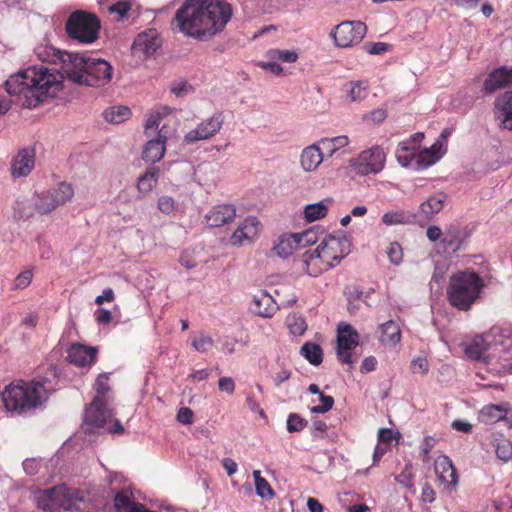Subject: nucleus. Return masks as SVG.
<instances>
[{
    "label": "nucleus",
    "instance_id": "1",
    "mask_svg": "<svg viewBox=\"0 0 512 512\" xmlns=\"http://www.w3.org/2000/svg\"><path fill=\"white\" fill-rule=\"evenodd\" d=\"M88 59L83 54L64 51L58 63V73L44 66H31L11 75L6 81V90L20 105L36 107L45 97L55 94L62 78L81 85Z\"/></svg>",
    "mask_w": 512,
    "mask_h": 512
},
{
    "label": "nucleus",
    "instance_id": "2",
    "mask_svg": "<svg viewBox=\"0 0 512 512\" xmlns=\"http://www.w3.org/2000/svg\"><path fill=\"white\" fill-rule=\"evenodd\" d=\"M232 15L233 7L227 0H185L172 24L186 37L209 41L226 29Z\"/></svg>",
    "mask_w": 512,
    "mask_h": 512
},
{
    "label": "nucleus",
    "instance_id": "3",
    "mask_svg": "<svg viewBox=\"0 0 512 512\" xmlns=\"http://www.w3.org/2000/svg\"><path fill=\"white\" fill-rule=\"evenodd\" d=\"M54 390L53 383L47 378L31 382L18 381L6 386L1 397L8 412L23 414L41 406Z\"/></svg>",
    "mask_w": 512,
    "mask_h": 512
},
{
    "label": "nucleus",
    "instance_id": "4",
    "mask_svg": "<svg viewBox=\"0 0 512 512\" xmlns=\"http://www.w3.org/2000/svg\"><path fill=\"white\" fill-rule=\"evenodd\" d=\"M351 243L342 235L326 236L313 251L303 254L302 263L309 276L317 277L337 266L350 252Z\"/></svg>",
    "mask_w": 512,
    "mask_h": 512
},
{
    "label": "nucleus",
    "instance_id": "5",
    "mask_svg": "<svg viewBox=\"0 0 512 512\" xmlns=\"http://www.w3.org/2000/svg\"><path fill=\"white\" fill-rule=\"evenodd\" d=\"M484 288L483 278L473 270L454 273L449 280V303L461 311H468L479 300Z\"/></svg>",
    "mask_w": 512,
    "mask_h": 512
},
{
    "label": "nucleus",
    "instance_id": "6",
    "mask_svg": "<svg viewBox=\"0 0 512 512\" xmlns=\"http://www.w3.org/2000/svg\"><path fill=\"white\" fill-rule=\"evenodd\" d=\"M38 508L47 511L79 510L78 503L84 500L82 492L60 485L47 490H39L34 494Z\"/></svg>",
    "mask_w": 512,
    "mask_h": 512
},
{
    "label": "nucleus",
    "instance_id": "7",
    "mask_svg": "<svg viewBox=\"0 0 512 512\" xmlns=\"http://www.w3.org/2000/svg\"><path fill=\"white\" fill-rule=\"evenodd\" d=\"M97 428H105L109 432H123V427L117 419H113V413L107 408V401L95 396L92 403L86 408L82 429L92 432Z\"/></svg>",
    "mask_w": 512,
    "mask_h": 512
},
{
    "label": "nucleus",
    "instance_id": "8",
    "mask_svg": "<svg viewBox=\"0 0 512 512\" xmlns=\"http://www.w3.org/2000/svg\"><path fill=\"white\" fill-rule=\"evenodd\" d=\"M491 336L494 348L489 364L494 365L498 373L512 372V327L493 326Z\"/></svg>",
    "mask_w": 512,
    "mask_h": 512
},
{
    "label": "nucleus",
    "instance_id": "9",
    "mask_svg": "<svg viewBox=\"0 0 512 512\" xmlns=\"http://www.w3.org/2000/svg\"><path fill=\"white\" fill-rule=\"evenodd\" d=\"M100 22L97 17L85 11L73 12L66 23L68 36L81 44L94 43L99 34Z\"/></svg>",
    "mask_w": 512,
    "mask_h": 512
},
{
    "label": "nucleus",
    "instance_id": "10",
    "mask_svg": "<svg viewBox=\"0 0 512 512\" xmlns=\"http://www.w3.org/2000/svg\"><path fill=\"white\" fill-rule=\"evenodd\" d=\"M446 154L443 138H437L429 147L412 154H399L398 163L402 167L416 171L425 170L437 163Z\"/></svg>",
    "mask_w": 512,
    "mask_h": 512
},
{
    "label": "nucleus",
    "instance_id": "11",
    "mask_svg": "<svg viewBox=\"0 0 512 512\" xmlns=\"http://www.w3.org/2000/svg\"><path fill=\"white\" fill-rule=\"evenodd\" d=\"M386 163V152L379 146L375 145L361 151L355 158L351 160V167L356 174L366 176L370 174L380 173Z\"/></svg>",
    "mask_w": 512,
    "mask_h": 512
},
{
    "label": "nucleus",
    "instance_id": "12",
    "mask_svg": "<svg viewBox=\"0 0 512 512\" xmlns=\"http://www.w3.org/2000/svg\"><path fill=\"white\" fill-rule=\"evenodd\" d=\"M366 30V25L361 21H344L335 26L330 35L337 46L346 48L360 43Z\"/></svg>",
    "mask_w": 512,
    "mask_h": 512
},
{
    "label": "nucleus",
    "instance_id": "13",
    "mask_svg": "<svg viewBox=\"0 0 512 512\" xmlns=\"http://www.w3.org/2000/svg\"><path fill=\"white\" fill-rule=\"evenodd\" d=\"M113 72V67L108 61L89 57L81 85L103 87L110 83Z\"/></svg>",
    "mask_w": 512,
    "mask_h": 512
},
{
    "label": "nucleus",
    "instance_id": "14",
    "mask_svg": "<svg viewBox=\"0 0 512 512\" xmlns=\"http://www.w3.org/2000/svg\"><path fill=\"white\" fill-rule=\"evenodd\" d=\"M224 124V116L221 112H216L203 119L195 128L190 129L183 138L186 144H194L199 141L211 139L215 136Z\"/></svg>",
    "mask_w": 512,
    "mask_h": 512
},
{
    "label": "nucleus",
    "instance_id": "15",
    "mask_svg": "<svg viewBox=\"0 0 512 512\" xmlns=\"http://www.w3.org/2000/svg\"><path fill=\"white\" fill-rule=\"evenodd\" d=\"M359 344L358 332L347 323L337 328V356L345 364L352 365V352Z\"/></svg>",
    "mask_w": 512,
    "mask_h": 512
},
{
    "label": "nucleus",
    "instance_id": "16",
    "mask_svg": "<svg viewBox=\"0 0 512 512\" xmlns=\"http://www.w3.org/2000/svg\"><path fill=\"white\" fill-rule=\"evenodd\" d=\"M477 420L484 425L504 422L508 428H511L512 407L508 403L485 405L478 411Z\"/></svg>",
    "mask_w": 512,
    "mask_h": 512
},
{
    "label": "nucleus",
    "instance_id": "17",
    "mask_svg": "<svg viewBox=\"0 0 512 512\" xmlns=\"http://www.w3.org/2000/svg\"><path fill=\"white\" fill-rule=\"evenodd\" d=\"M261 224L254 216L242 220L230 237L233 246H244L253 242L260 233Z\"/></svg>",
    "mask_w": 512,
    "mask_h": 512
},
{
    "label": "nucleus",
    "instance_id": "18",
    "mask_svg": "<svg viewBox=\"0 0 512 512\" xmlns=\"http://www.w3.org/2000/svg\"><path fill=\"white\" fill-rule=\"evenodd\" d=\"M434 469L437 479L445 488L453 491L456 489L459 477L452 460L446 455H439L434 462Z\"/></svg>",
    "mask_w": 512,
    "mask_h": 512
},
{
    "label": "nucleus",
    "instance_id": "19",
    "mask_svg": "<svg viewBox=\"0 0 512 512\" xmlns=\"http://www.w3.org/2000/svg\"><path fill=\"white\" fill-rule=\"evenodd\" d=\"M325 159L324 151L318 142L304 147L299 154V166L305 173H316Z\"/></svg>",
    "mask_w": 512,
    "mask_h": 512
},
{
    "label": "nucleus",
    "instance_id": "20",
    "mask_svg": "<svg viewBox=\"0 0 512 512\" xmlns=\"http://www.w3.org/2000/svg\"><path fill=\"white\" fill-rule=\"evenodd\" d=\"M494 348V340L491 336V329L484 335H476L465 349L466 354L475 360H489L492 359V352Z\"/></svg>",
    "mask_w": 512,
    "mask_h": 512
},
{
    "label": "nucleus",
    "instance_id": "21",
    "mask_svg": "<svg viewBox=\"0 0 512 512\" xmlns=\"http://www.w3.org/2000/svg\"><path fill=\"white\" fill-rule=\"evenodd\" d=\"M98 354L94 346H87L81 343H72L67 349V359L78 367H91Z\"/></svg>",
    "mask_w": 512,
    "mask_h": 512
},
{
    "label": "nucleus",
    "instance_id": "22",
    "mask_svg": "<svg viewBox=\"0 0 512 512\" xmlns=\"http://www.w3.org/2000/svg\"><path fill=\"white\" fill-rule=\"evenodd\" d=\"M204 218L208 226L221 227L235 220L236 208L229 203L217 204L208 211Z\"/></svg>",
    "mask_w": 512,
    "mask_h": 512
},
{
    "label": "nucleus",
    "instance_id": "23",
    "mask_svg": "<svg viewBox=\"0 0 512 512\" xmlns=\"http://www.w3.org/2000/svg\"><path fill=\"white\" fill-rule=\"evenodd\" d=\"M160 47V40L155 30L143 32L137 36L132 46V52L138 58H147Z\"/></svg>",
    "mask_w": 512,
    "mask_h": 512
},
{
    "label": "nucleus",
    "instance_id": "24",
    "mask_svg": "<svg viewBox=\"0 0 512 512\" xmlns=\"http://www.w3.org/2000/svg\"><path fill=\"white\" fill-rule=\"evenodd\" d=\"M494 115L501 128L512 131V91L496 98Z\"/></svg>",
    "mask_w": 512,
    "mask_h": 512
},
{
    "label": "nucleus",
    "instance_id": "25",
    "mask_svg": "<svg viewBox=\"0 0 512 512\" xmlns=\"http://www.w3.org/2000/svg\"><path fill=\"white\" fill-rule=\"evenodd\" d=\"M165 127L158 131L156 138H151L144 146L142 157L146 162L156 163L160 161L166 152L167 135Z\"/></svg>",
    "mask_w": 512,
    "mask_h": 512
},
{
    "label": "nucleus",
    "instance_id": "26",
    "mask_svg": "<svg viewBox=\"0 0 512 512\" xmlns=\"http://www.w3.org/2000/svg\"><path fill=\"white\" fill-rule=\"evenodd\" d=\"M35 166V154L32 149H21L11 162V174L13 178L26 177Z\"/></svg>",
    "mask_w": 512,
    "mask_h": 512
},
{
    "label": "nucleus",
    "instance_id": "27",
    "mask_svg": "<svg viewBox=\"0 0 512 512\" xmlns=\"http://www.w3.org/2000/svg\"><path fill=\"white\" fill-rule=\"evenodd\" d=\"M251 309L261 317L271 318L277 312L278 305L266 291H259L253 295Z\"/></svg>",
    "mask_w": 512,
    "mask_h": 512
},
{
    "label": "nucleus",
    "instance_id": "28",
    "mask_svg": "<svg viewBox=\"0 0 512 512\" xmlns=\"http://www.w3.org/2000/svg\"><path fill=\"white\" fill-rule=\"evenodd\" d=\"M219 177V165L213 161L199 163L193 172L194 180L200 185L214 184Z\"/></svg>",
    "mask_w": 512,
    "mask_h": 512
},
{
    "label": "nucleus",
    "instance_id": "29",
    "mask_svg": "<svg viewBox=\"0 0 512 512\" xmlns=\"http://www.w3.org/2000/svg\"><path fill=\"white\" fill-rule=\"evenodd\" d=\"M489 443L497 459L502 462L512 459V443L504 434L492 432L489 436Z\"/></svg>",
    "mask_w": 512,
    "mask_h": 512
},
{
    "label": "nucleus",
    "instance_id": "30",
    "mask_svg": "<svg viewBox=\"0 0 512 512\" xmlns=\"http://www.w3.org/2000/svg\"><path fill=\"white\" fill-rule=\"evenodd\" d=\"M333 199L330 197L324 198L318 202L310 203L304 206L303 217L309 222H315L325 218L333 205Z\"/></svg>",
    "mask_w": 512,
    "mask_h": 512
},
{
    "label": "nucleus",
    "instance_id": "31",
    "mask_svg": "<svg viewBox=\"0 0 512 512\" xmlns=\"http://www.w3.org/2000/svg\"><path fill=\"white\" fill-rule=\"evenodd\" d=\"M379 341L385 347L393 348L401 341V329L394 320H389L379 326Z\"/></svg>",
    "mask_w": 512,
    "mask_h": 512
},
{
    "label": "nucleus",
    "instance_id": "32",
    "mask_svg": "<svg viewBox=\"0 0 512 512\" xmlns=\"http://www.w3.org/2000/svg\"><path fill=\"white\" fill-rule=\"evenodd\" d=\"M509 85H512V69L499 68L490 73L485 80L484 89L493 92Z\"/></svg>",
    "mask_w": 512,
    "mask_h": 512
},
{
    "label": "nucleus",
    "instance_id": "33",
    "mask_svg": "<svg viewBox=\"0 0 512 512\" xmlns=\"http://www.w3.org/2000/svg\"><path fill=\"white\" fill-rule=\"evenodd\" d=\"M160 176V169L152 166L148 168L143 174H141L136 182L138 193L145 197L151 193L158 184Z\"/></svg>",
    "mask_w": 512,
    "mask_h": 512
},
{
    "label": "nucleus",
    "instance_id": "34",
    "mask_svg": "<svg viewBox=\"0 0 512 512\" xmlns=\"http://www.w3.org/2000/svg\"><path fill=\"white\" fill-rule=\"evenodd\" d=\"M369 85L366 81H348L342 86V93L349 102H361L368 95Z\"/></svg>",
    "mask_w": 512,
    "mask_h": 512
},
{
    "label": "nucleus",
    "instance_id": "35",
    "mask_svg": "<svg viewBox=\"0 0 512 512\" xmlns=\"http://www.w3.org/2000/svg\"><path fill=\"white\" fill-rule=\"evenodd\" d=\"M64 51H61L47 42L38 44L34 49V54L38 60L43 63H50L58 66Z\"/></svg>",
    "mask_w": 512,
    "mask_h": 512
},
{
    "label": "nucleus",
    "instance_id": "36",
    "mask_svg": "<svg viewBox=\"0 0 512 512\" xmlns=\"http://www.w3.org/2000/svg\"><path fill=\"white\" fill-rule=\"evenodd\" d=\"M275 254L281 258H287L298 251V246L293 233L281 235L273 246Z\"/></svg>",
    "mask_w": 512,
    "mask_h": 512
},
{
    "label": "nucleus",
    "instance_id": "37",
    "mask_svg": "<svg viewBox=\"0 0 512 512\" xmlns=\"http://www.w3.org/2000/svg\"><path fill=\"white\" fill-rule=\"evenodd\" d=\"M317 142L324 151L325 157H332L340 149L349 144V138L346 135H339L330 138H321Z\"/></svg>",
    "mask_w": 512,
    "mask_h": 512
},
{
    "label": "nucleus",
    "instance_id": "38",
    "mask_svg": "<svg viewBox=\"0 0 512 512\" xmlns=\"http://www.w3.org/2000/svg\"><path fill=\"white\" fill-rule=\"evenodd\" d=\"M308 391L311 394L318 395L319 404L314 405L310 408L311 413L323 414L330 411L334 405L333 397L323 394L318 385L310 384Z\"/></svg>",
    "mask_w": 512,
    "mask_h": 512
},
{
    "label": "nucleus",
    "instance_id": "39",
    "mask_svg": "<svg viewBox=\"0 0 512 512\" xmlns=\"http://www.w3.org/2000/svg\"><path fill=\"white\" fill-rule=\"evenodd\" d=\"M48 194L57 206H61L72 199L74 189L71 184L61 182L56 187L50 189Z\"/></svg>",
    "mask_w": 512,
    "mask_h": 512
},
{
    "label": "nucleus",
    "instance_id": "40",
    "mask_svg": "<svg viewBox=\"0 0 512 512\" xmlns=\"http://www.w3.org/2000/svg\"><path fill=\"white\" fill-rule=\"evenodd\" d=\"M444 200L445 196L443 195H435L429 197L420 205L421 215H423V217H425L426 219H431L433 216H435L442 210Z\"/></svg>",
    "mask_w": 512,
    "mask_h": 512
},
{
    "label": "nucleus",
    "instance_id": "41",
    "mask_svg": "<svg viewBox=\"0 0 512 512\" xmlns=\"http://www.w3.org/2000/svg\"><path fill=\"white\" fill-rule=\"evenodd\" d=\"M103 117L109 123L120 124L131 117V110L123 105L111 106L103 112Z\"/></svg>",
    "mask_w": 512,
    "mask_h": 512
},
{
    "label": "nucleus",
    "instance_id": "42",
    "mask_svg": "<svg viewBox=\"0 0 512 512\" xmlns=\"http://www.w3.org/2000/svg\"><path fill=\"white\" fill-rule=\"evenodd\" d=\"M171 113V109L167 106L158 108L152 111L145 122V133L147 137H152V134L158 129L163 117Z\"/></svg>",
    "mask_w": 512,
    "mask_h": 512
},
{
    "label": "nucleus",
    "instance_id": "43",
    "mask_svg": "<svg viewBox=\"0 0 512 512\" xmlns=\"http://www.w3.org/2000/svg\"><path fill=\"white\" fill-rule=\"evenodd\" d=\"M424 139V134L421 132H417L411 135L408 139L400 142L395 151L396 158L398 159L399 154H412L418 152V148L420 143Z\"/></svg>",
    "mask_w": 512,
    "mask_h": 512
},
{
    "label": "nucleus",
    "instance_id": "44",
    "mask_svg": "<svg viewBox=\"0 0 512 512\" xmlns=\"http://www.w3.org/2000/svg\"><path fill=\"white\" fill-rule=\"evenodd\" d=\"M267 56L271 59H276L278 63L293 64L299 59V52L297 49H278L273 48L267 51Z\"/></svg>",
    "mask_w": 512,
    "mask_h": 512
},
{
    "label": "nucleus",
    "instance_id": "45",
    "mask_svg": "<svg viewBox=\"0 0 512 512\" xmlns=\"http://www.w3.org/2000/svg\"><path fill=\"white\" fill-rule=\"evenodd\" d=\"M253 478L257 496L264 499L273 498L274 492L268 481L261 476V472L259 470L253 471Z\"/></svg>",
    "mask_w": 512,
    "mask_h": 512
},
{
    "label": "nucleus",
    "instance_id": "46",
    "mask_svg": "<svg viewBox=\"0 0 512 512\" xmlns=\"http://www.w3.org/2000/svg\"><path fill=\"white\" fill-rule=\"evenodd\" d=\"M385 226L403 225L409 222V216L403 210H390L381 217Z\"/></svg>",
    "mask_w": 512,
    "mask_h": 512
},
{
    "label": "nucleus",
    "instance_id": "47",
    "mask_svg": "<svg viewBox=\"0 0 512 512\" xmlns=\"http://www.w3.org/2000/svg\"><path fill=\"white\" fill-rule=\"evenodd\" d=\"M302 356L313 365H319L322 362V349L314 343H305L301 348Z\"/></svg>",
    "mask_w": 512,
    "mask_h": 512
},
{
    "label": "nucleus",
    "instance_id": "48",
    "mask_svg": "<svg viewBox=\"0 0 512 512\" xmlns=\"http://www.w3.org/2000/svg\"><path fill=\"white\" fill-rule=\"evenodd\" d=\"M286 325L291 334L301 336L307 330V324L304 318L297 314H290L286 318Z\"/></svg>",
    "mask_w": 512,
    "mask_h": 512
},
{
    "label": "nucleus",
    "instance_id": "49",
    "mask_svg": "<svg viewBox=\"0 0 512 512\" xmlns=\"http://www.w3.org/2000/svg\"><path fill=\"white\" fill-rule=\"evenodd\" d=\"M132 5V0H118L109 5L108 11L110 14L114 15L117 21H120L127 17Z\"/></svg>",
    "mask_w": 512,
    "mask_h": 512
},
{
    "label": "nucleus",
    "instance_id": "50",
    "mask_svg": "<svg viewBox=\"0 0 512 512\" xmlns=\"http://www.w3.org/2000/svg\"><path fill=\"white\" fill-rule=\"evenodd\" d=\"M442 241L447 246V250L456 252L462 245L463 236L459 229L453 230L451 228L448 232L445 233Z\"/></svg>",
    "mask_w": 512,
    "mask_h": 512
},
{
    "label": "nucleus",
    "instance_id": "51",
    "mask_svg": "<svg viewBox=\"0 0 512 512\" xmlns=\"http://www.w3.org/2000/svg\"><path fill=\"white\" fill-rule=\"evenodd\" d=\"M35 209L40 214H48L55 210L58 206L52 198L49 196L48 191L40 196H38L37 200L34 203Z\"/></svg>",
    "mask_w": 512,
    "mask_h": 512
},
{
    "label": "nucleus",
    "instance_id": "52",
    "mask_svg": "<svg viewBox=\"0 0 512 512\" xmlns=\"http://www.w3.org/2000/svg\"><path fill=\"white\" fill-rule=\"evenodd\" d=\"M191 345L196 351L204 353L213 347L214 341L210 335L199 333L192 339Z\"/></svg>",
    "mask_w": 512,
    "mask_h": 512
},
{
    "label": "nucleus",
    "instance_id": "53",
    "mask_svg": "<svg viewBox=\"0 0 512 512\" xmlns=\"http://www.w3.org/2000/svg\"><path fill=\"white\" fill-rule=\"evenodd\" d=\"M395 480L398 484L407 489H412L414 487L413 466L410 462L406 463L401 473L395 476Z\"/></svg>",
    "mask_w": 512,
    "mask_h": 512
},
{
    "label": "nucleus",
    "instance_id": "54",
    "mask_svg": "<svg viewBox=\"0 0 512 512\" xmlns=\"http://www.w3.org/2000/svg\"><path fill=\"white\" fill-rule=\"evenodd\" d=\"M386 255L393 265H400L403 261V249L398 242H391L386 248Z\"/></svg>",
    "mask_w": 512,
    "mask_h": 512
},
{
    "label": "nucleus",
    "instance_id": "55",
    "mask_svg": "<svg viewBox=\"0 0 512 512\" xmlns=\"http://www.w3.org/2000/svg\"><path fill=\"white\" fill-rule=\"evenodd\" d=\"M257 66L277 76L282 75L284 72L282 65L276 59L268 57L267 53L264 60L257 62Z\"/></svg>",
    "mask_w": 512,
    "mask_h": 512
},
{
    "label": "nucleus",
    "instance_id": "56",
    "mask_svg": "<svg viewBox=\"0 0 512 512\" xmlns=\"http://www.w3.org/2000/svg\"><path fill=\"white\" fill-rule=\"evenodd\" d=\"M297 242L298 250L305 248L316 242V233L312 230H306L300 233H293Z\"/></svg>",
    "mask_w": 512,
    "mask_h": 512
},
{
    "label": "nucleus",
    "instance_id": "57",
    "mask_svg": "<svg viewBox=\"0 0 512 512\" xmlns=\"http://www.w3.org/2000/svg\"><path fill=\"white\" fill-rule=\"evenodd\" d=\"M33 279V272L30 269L24 270L19 273L13 282V289L23 290L27 288Z\"/></svg>",
    "mask_w": 512,
    "mask_h": 512
},
{
    "label": "nucleus",
    "instance_id": "58",
    "mask_svg": "<svg viewBox=\"0 0 512 512\" xmlns=\"http://www.w3.org/2000/svg\"><path fill=\"white\" fill-rule=\"evenodd\" d=\"M157 208L163 214L169 215L176 208L175 200L168 195H162L157 200Z\"/></svg>",
    "mask_w": 512,
    "mask_h": 512
},
{
    "label": "nucleus",
    "instance_id": "59",
    "mask_svg": "<svg viewBox=\"0 0 512 512\" xmlns=\"http://www.w3.org/2000/svg\"><path fill=\"white\" fill-rule=\"evenodd\" d=\"M307 425V421L298 414H290L287 418V430L291 433L299 432Z\"/></svg>",
    "mask_w": 512,
    "mask_h": 512
},
{
    "label": "nucleus",
    "instance_id": "60",
    "mask_svg": "<svg viewBox=\"0 0 512 512\" xmlns=\"http://www.w3.org/2000/svg\"><path fill=\"white\" fill-rule=\"evenodd\" d=\"M96 396L106 401V394L110 389L109 377L107 375H99L95 382Z\"/></svg>",
    "mask_w": 512,
    "mask_h": 512
},
{
    "label": "nucleus",
    "instance_id": "61",
    "mask_svg": "<svg viewBox=\"0 0 512 512\" xmlns=\"http://www.w3.org/2000/svg\"><path fill=\"white\" fill-rule=\"evenodd\" d=\"M387 114L384 109L378 108L364 115V121L368 124H378L385 120Z\"/></svg>",
    "mask_w": 512,
    "mask_h": 512
},
{
    "label": "nucleus",
    "instance_id": "62",
    "mask_svg": "<svg viewBox=\"0 0 512 512\" xmlns=\"http://www.w3.org/2000/svg\"><path fill=\"white\" fill-rule=\"evenodd\" d=\"M411 369L413 373L426 374L429 369L427 359L422 356L414 358L411 362Z\"/></svg>",
    "mask_w": 512,
    "mask_h": 512
},
{
    "label": "nucleus",
    "instance_id": "63",
    "mask_svg": "<svg viewBox=\"0 0 512 512\" xmlns=\"http://www.w3.org/2000/svg\"><path fill=\"white\" fill-rule=\"evenodd\" d=\"M95 321L100 325H107L112 321V313L104 308H98L94 312Z\"/></svg>",
    "mask_w": 512,
    "mask_h": 512
},
{
    "label": "nucleus",
    "instance_id": "64",
    "mask_svg": "<svg viewBox=\"0 0 512 512\" xmlns=\"http://www.w3.org/2000/svg\"><path fill=\"white\" fill-rule=\"evenodd\" d=\"M193 411L188 407H181L178 410L176 419L183 425H190L193 422Z\"/></svg>",
    "mask_w": 512,
    "mask_h": 512
}]
</instances>
